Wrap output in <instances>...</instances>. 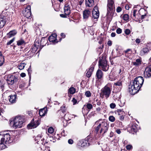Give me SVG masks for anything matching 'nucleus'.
Returning a JSON list of instances; mask_svg holds the SVG:
<instances>
[{"label":"nucleus","instance_id":"50","mask_svg":"<svg viewBox=\"0 0 151 151\" xmlns=\"http://www.w3.org/2000/svg\"><path fill=\"white\" fill-rule=\"evenodd\" d=\"M122 32V29L120 28H118L116 30V32L118 34H120Z\"/></svg>","mask_w":151,"mask_h":151},{"label":"nucleus","instance_id":"12","mask_svg":"<svg viewBox=\"0 0 151 151\" xmlns=\"http://www.w3.org/2000/svg\"><path fill=\"white\" fill-rule=\"evenodd\" d=\"M88 138L86 139H83L80 140L78 142V145L79 146L81 147H83L84 146H89L90 144L88 141Z\"/></svg>","mask_w":151,"mask_h":151},{"label":"nucleus","instance_id":"32","mask_svg":"<svg viewBox=\"0 0 151 151\" xmlns=\"http://www.w3.org/2000/svg\"><path fill=\"white\" fill-rule=\"evenodd\" d=\"M25 65L26 64L24 63H20L19 64L18 67L19 69L22 70L24 68Z\"/></svg>","mask_w":151,"mask_h":151},{"label":"nucleus","instance_id":"43","mask_svg":"<svg viewBox=\"0 0 151 151\" xmlns=\"http://www.w3.org/2000/svg\"><path fill=\"white\" fill-rule=\"evenodd\" d=\"M14 39L15 38H14L9 41L6 44L7 45H9L11 44L14 41Z\"/></svg>","mask_w":151,"mask_h":151},{"label":"nucleus","instance_id":"42","mask_svg":"<svg viewBox=\"0 0 151 151\" xmlns=\"http://www.w3.org/2000/svg\"><path fill=\"white\" fill-rule=\"evenodd\" d=\"M85 95L86 96L89 97L91 96V93L90 91H87L86 92Z\"/></svg>","mask_w":151,"mask_h":151},{"label":"nucleus","instance_id":"22","mask_svg":"<svg viewBox=\"0 0 151 151\" xmlns=\"http://www.w3.org/2000/svg\"><path fill=\"white\" fill-rule=\"evenodd\" d=\"M57 35L56 34H54L50 36L49 38V40L50 42H54L56 40Z\"/></svg>","mask_w":151,"mask_h":151},{"label":"nucleus","instance_id":"55","mask_svg":"<svg viewBox=\"0 0 151 151\" xmlns=\"http://www.w3.org/2000/svg\"><path fill=\"white\" fill-rule=\"evenodd\" d=\"M116 132L118 134H120L121 133V131L120 129H116Z\"/></svg>","mask_w":151,"mask_h":151},{"label":"nucleus","instance_id":"39","mask_svg":"<svg viewBox=\"0 0 151 151\" xmlns=\"http://www.w3.org/2000/svg\"><path fill=\"white\" fill-rule=\"evenodd\" d=\"M124 52L126 54L129 52H130V53H132V50L130 49H127L126 50H124ZM125 56L127 57L126 55Z\"/></svg>","mask_w":151,"mask_h":151},{"label":"nucleus","instance_id":"6","mask_svg":"<svg viewBox=\"0 0 151 151\" xmlns=\"http://www.w3.org/2000/svg\"><path fill=\"white\" fill-rule=\"evenodd\" d=\"M0 141L1 143L5 142L6 144H8L12 142L10 136L8 133L3 134L2 135L0 134Z\"/></svg>","mask_w":151,"mask_h":151},{"label":"nucleus","instance_id":"52","mask_svg":"<svg viewBox=\"0 0 151 151\" xmlns=\"http://www.w3.org/2000/svg\"><path fill=\"white\" fill-rule=\"evenodd\" d=\"M72 101L73 103V104H75L77 102V101L74 98H73Z\"/></svg>","mask_w":151,"mask_h":151},{"label":"nucleus","instance_id":"59","mask_svg":"<svg viewBox=\"0 0 151 151\" xmlns=\"http://www.w3.org/2000/svg\"><path fill=\"white\" fill-rule=\"evenodd\" d=\"M112 43L111 41H109L107 42V45L109 46H110L111 45Z\"/></svg>","mask_w":151,"mask_h":151},{"label":"nucleus","instance_id":"8","mask_svg":"<svg viewBox=\"0 0 151 151\" xmlns=\"http://www.w3.org/2000/svg\"><path fill=\"white\" fill-rule=\"evenodd\" d=\"M111 89L106 85L101 90V95L104 96L106 98H108L111 93Z\"/></svg>","mask_w":151,"mask_h":151},{"label":"nucleus","instance_id":"36","mask_svg":"<svg viewBox=\"0 0 151 151\" xmlns=\"http://www.w3.org/2000/svg\"><path fill=\"white\" fill-rule=\"evenodd\" d=\"M38 48L34 45L30 51L33 53L35 52Z\"/></svg>","mask_w":151,"mask_h":151},{"label":"nucleus","instance_id":"16","mask_svg":"<svg viewBox=\"0 0 151 151\" xmlns=\"http://www.w3.org/2000/svg\"><path fill=\"white\" fill-rule=\"evenodd\" d=\"M64 12L66 15H69L70 13V5L68 3L65 4L64 7Z\"/></svg>","mask_w":151,"mask_h":151},{"label":"nucleus","instance_id":"56","mask_svg":"<svg viewBox=\"0 0 151 151\" xmlns=\"http://www.w3.org/2000/svg\"><path fill=\"white\" fill-rule=\"evenodd\" d=\"M135 42L136 43L139 44L140 42V40L139 39L137 38Z\"/></svg>","mask_w":151,"mask_h":151},{"label":"nucleus","instance_id":"33","mask_svg":"<svg viewBox=\"0 0 151 151\" xmlns=\"http://www.w3.org/2000/svg\"><path fill=\"white\" fill-rule=\"evenodd\" d=\"M76 91V89L74 87H71L68 90V93L71 94H73Z\"/></svg>","mask_w":151,"mask_h":151},{"label":"nucleus","instance_id":"21","mask_svg":"<svg viewBox=\"0 0 151 151\" xmlns=\"http://www.w3.org/2000/svg\"><path fill=\"white\" fill-rule=\"evenodd\" d=\"M138 128V126L136 123L133 124L131 126V129L132 132H136Z\"/></svg>","mask_w":151,"mask_h":151},{"label":"nucleus","instance_id":"27","mask_svg":"<svg viewBox=\"0 0 151 151\" xmlns=\"http://www.w3.org/2000/svg\"><path fill=\"white\" fill-rule=\"evenodd\" d=\"M86 1V5L88 7H91L93 5L94 1L93 0H87Z\"/></svg>","mask_w":151,"mask_h":151},{"label":"nucleus","instance_id":"10","mask_svg":"<svg viewBox=\"0 0 151 151\" xmlns=\"http://www.w3.org/2000/svg\"><path fill=\"white\" fill-rule=\"evenodd\" d=\"M6 80L8 84L12 85L17 81V79L15 76L9 75L8 76Z\"/></svg>","mask_w":151,"mask_h":151},{"label":"nucleus","instance_id":"54","mask_svg":"<svg viewBox=\"0 0 151 151\" xmlns=\"http://www.w3.org/2000/svg\"><path fill=\"white\" fill-rule=\"evenodd\" d=\"M73 141L72 139H69L68 140V142L69 144H72L73 143Z\"/></svg>","mask_w":151,"mask_h":151},{"label":"nucleus","instance_id":"24","mask_svg":"<svg viewBox=\"0 0 151 151\" xmlns=\"http://www.w3.org/2000/svg\"><path fill=\"white\" fill-rule=\"evenodd\" d=\"M16 95H11L10 96L9 101L12 103H15L16 101Z\"/></svg>","mask_w":151,"mask_h":151},{"label":"nucleus","instance_id":"18","mask_svg":"<svg viewBox=\"0 0 151 151\" xmlns=\"http://www.w3.org/2000/svg\"><path fill=\"white\" fill-rule=\"evenodd\" d=\"M5 17L3 15L0 16V28L3 27L5 24Z\"/></svg>","mask_w":151,"mask_h":151},{"label":"nucleus","instance_id":"20","mask_svg":"<svg viewBox=\"0 0 151 151\" xmlns=\"http://www.w3.org/2000/svg\"><path fill=\"white\" fill-rule=\"evenodd\" d=\"M47 109L45 108L41 109L39 111L40 115V116H44L47 113Z\"/></svg>","mask_w":151,"mask_h":151},{"label":"nucleus","instance_id":"7","mask_svg":"<svg viewBox=\"0 0 151 151\" xmlns=\"http://www.w3.org/2000/svg\"><path fill=\"white\" fill-rule=\"evenodd\" d=\"M121 72V69H117L115 70L113 69L109 75V79L111 81L115 80L117 78L119 74H120Z\"/></svg>","mask_w":151,"mask_h":151},{"label":"nucleus","instance_id":"41","mask_svg":"<svg viewBox=\"0 0 151 151\" xmlns=\"http://www.w3.org/2000/svg\"><path fill=\"white\" fill-rule=\"evenodd\" d=\"M54 132V129L52 127H50L48 129V133L52 134Z\"/></svg>","mask_w":151,"mask_h":151},{"label":"nucleus","instance_id":"14","mask_svg":"<svg viewBox=\"0 0 151 151\" xmlns=\"http://www.w3.org/2000/svg\"><path fill=\"white\" fill-rule=\"evenodd\" d=\"M92 15L94 19H97L99 16V12L97 6H95L92 11Z\"/></svg>","mask_w":151,"mask_h":151},{"label":"nucleus","instance_id":"26","mask_svg":"<svg viewBox=\"0 0 151 151\" xmlns=\"http://www.w3.org/2000/svg\"><path fill=\"white\" fill-rule=\"evenodd\" d=\"M149 50L148 48L145 47L143 48L140 52V55H143L146 53H147Z\"/></svg>","mask_w":151,"mask_h":151},{"label":"nucleus","instance_id":"34","mask_svg":"<svg viewBox=\"0 0 151 151\" xmlns=\"http://www.w3.org/2000/svg\"><path fill=\"white\" fill-rule=\"evenodd\" d=\"M41 45V43L40 41L38 40H36L34 42V45L36 47L38 48L39 47H40V46Z\"/></svg>","mask_w":151,"mask_h":151},{"label":"nucleus","instance_id":"49","mask_svg":"<svg viewBox=\"0 0 151 151\" xmlns=\"http://www.w3.org/2000/svg\"><path fill=\"white\" fill-rule=\"evenodd\" d=\"M130 32V30L128 29H126L125 30V33L127 35H129Z\"/></svg>","mask_w":151,"mask_h":151},{"label":"nucleus","instance_id":"29","mask_svg":"<svg viewBox=\"0 0 151 151\" xmlns=\"http://www.w3.org/2000/svg\"><path fill=\"white\" fill-rule=\"evenodd\" d=\"M122 17L123 19L127 22L129 21V16L128 14H125L123 15H121V16Z\"/></svg>","mask_w":151,"mask_h":151},{"label":"nucleus","instance_id":"62","mask_svg":"<svg viewBox=\"0 0 151 151\" xmlns=\"http://www.w3.org/2000/svg\"><path fill=\"white\" fill-rule=\"evenodd\" d=\"M60 35L63 38H64L65 37V35L63 33H61L60 34Z\"/></svg>","mask_w":151,"mask_h":151},{"label":"nucleus","instance_id":"5","mask_svg":"<svg viewBox=\"0 0 151 151\" xmlns=\"http://www.w3.org/2000/svg\"><path fill=\"white\" fill-rule=\"evenodd\" d=\"M99 68L104 71H106L109 69V65L107 62L104 58L102 57L99 61Z\"/></svg>","mask_w":151,"mask_h":151},{"label":"nucleus","instance_id":"63","mask_svg":"<svg viewBox=\"0 0 151 151\" xmlns=\"http://www.w3.org/2000/svg\"><path fill=\"white\" fill-rule=\"evenodd\" d=\"M124 102H123V103H121V104L119 103V105L120 107H121L123 106L124 105Z\"/></svg>","mask_w":151,"mask_h":151},{"label":"nucleus","instance_id":"47","mask_svg":"<svg viewBox=\"0 0 151 151\" xmlns=\"http://www.w3.org/2000/svg\"><path fill=\"white\" fill-rule=\"evenodd\" d=\"M91 74L92 73L90 72V71H88L86 73V76L87 77L89 78L91 77Z\"/></svg>","mask_w":151,"mask_h":151},{"label":"nucleus","instance_id":"3","mask_svg":"<svg viewBox=\"0 0 151 151\" xmlns=\"http://www.w3.org/2000/svg\"><path fill=\"white\" fill-rule=\"evenodd\" d=\"M98 122L99 125L97 127H96L95 130V132L97 133L101 129L100 132V133L104 132V134L106 133L109 127V125L105 121H103L102 122L101 121L99 120L98 122L97 121L96 123Z\"/></svg>","mask_w":151,"mask_h":151},{"label":"nucleus","instance_id":"45","mask_svg":"<svg viewBox=\"0 0 151 151\" xmlns=\"http://www.w3.org/2000/svg\"><path fill=\"white\" fill-rule=\"evenodd\" d=\"M132 146L130 145H129L126 146V148L127 150H130L132 149Z\"/></svg>","mask_w":151,"mask_h":151},{"label":"nucleus","instance_id":"53","mask_svg":"<svg viewBox=\"0 0 151 151\" xmlns=\"http://www.w3.org/2000/svg\"><path fill=\"white\" fill-rule=\"evenodd\" d=\"M122 11V8L120 7H118L116 9V11L118 12H119Z\"/></svg>","mask_w":151,"mask_h":151},{"label":"nucleus","instance_id":"57","mask_svg":"<svg viewBox=\"0 0 151 151\" xmlns=\"http://www.w3.org/2000/svg\"><path fill=\"white\" fill-rule=\"evenodd\" d=\"M137 10H136V9H134L133 11V16L134 17H135V16H136V13L137 12Z\"/></svg>","mask_w":151,"mask_h":151},{"label":"nucleus","instance_id":"17","mask_svg":"<svg viewBox=\"0 0 151 151\" xmlns=\"http://www.w3.org/2000/svg\"><path fill=\"white\" fill-rule=\"evenodd\" d=\"M91 11L88 9L84 10L83 12V18L84 19H87L91 15Z\"/></svg>","mask_w":151,"mask_h":151},{"label":"nucleus","instance_id":"1","mask_svg":"<svg viewBox=\"0 0 151 151\" xmlns=\"http://www.w3.org/2000/svg\"><path fill=\"white\" fill-rule=\"evenodd\" d=\"M144 81L143 78L142 76L135 78L133 84L129 86L128 91L130 94L134 95L137 93L141 87Z\"/></svg>","mask_w":151,"mask_h":151},{"label":"nucleus","instance_id":"38","mask_svg":"<svg viewBox=\"0 0 151 151\" xmlns=\"http://www.w3.org/2000/svg\"><path fill=\"white\" fill-rule=\"evenodd\" d=\"M86 107L89 110H90L93 108L92 105L90 103H88L86 105Z\"/></svg>","mask_w":151,"mask_h":151},{"label":"nucleus","instance_id":"58","mask_svg":"<svg viewBox=\"0 0 151 151\" xmlns=\"http://www.w3.org/2000/svg\"><path fill=\"white\" fill-rule=\"evenodd\" d=\"M20 75L22 77H24L25 76L26 74L24 73H21Z\"/></svg>","mask_w":151,"mask_h":151},{"label":"nucleus","instance_id":"37","mask_svg":"<svg viewBox=\"0 0 151 151\" xmlns=\"http://www.w3.org/2000/svg\"><path fill=\"white\" fill-rule=\"evenodd\" d=\"M109 119V121L112 122H114L115 119V117L113 116H110Z\"/></svg>","mask_w":151,"mask_h":151},{"label":"nucleus","instance_id":"30","mask_svg":"<svg viewBox=\"0 0 151 151\" xmlns=\"http://www.w3.org/2000/svg\"><path fill=\"white\" fill-rule=\"evenodd\" d=\"M141 61L140 59H137L135 61L133 62V64L135 66H138L141 64Z\"/></svg>","mask_w":151,"mask_h":151},{"label":"nucleus","instance_id":"44","mask_svg":"<svg viewBox=\"0 0 151 151\" xmlns=\"http://www.w3.org/2000/svg\"><path fill=\"white\" fill-rule=\"evenodd\" d=\"M117 112H119L122 114H124V112L123 111V109H118L116 111V114H117Z\"/></svg>","mask_w":151,"mask_h":151},{"label":"nucleus","instance_id":"35","mask_svg":"<svg viewBox=\"0 0 151 151\" xmlns=\"http://www.w3.org/2000/svg\"><path fill=\"white\" fill-rule=\"evenodd\" d=\"M36 140H37V143L38 142H40V140L41 141H42V140L44 139L43 138H42L41 137L40 135H38L35 139Z\"/></svg>","mask_w":151,"mask_h":151},{"label":"nucleus","instance_id":"19","mask_svg":"<svg viewBox=\"0 0 151 151\" xmlns=\"http://www.w3.org/2000/svg\"><path fill=\"white\" fill-rule=\"evenodd\" d=\"M103 74L102 71L100 69H98L96 72V76L98 79L102 78L103 76Z\"/></svg>","mask_w":151,"mask_h":151},{"label":"nucleus","instance_id":"28","mask_svg":"<svg viewBox=\"0 0 151 151\" xmlns=\"http://www.w3.org/2000/svg\"><path fill=\"white\" fill-rule=\"evenodd\" d=\"M4 62V57L2 55L0 51V66H2Z\"/></svg>","mask_w":151,"mask_h":151},{"label":"nucleus","instance_id":"46","mask_svg":"<svg viewBox=\"0 0 151 151\" xmlns=\"http://www.w3.org/2000/svg\"><path fill=\"white\" fill-rule=\"evenodd\" d=\"M110 107L111 109H114L116 107V104L114 103H111L110 105Z\"/></svg>","mask_w":151,"mask_h":151},{"label":"nucleus","instance_id":"61","mask_svg":"<svg viewBox=\"0 0 151 151\" xmlns=\"http://www.w3.org/2000/svg\"><path fill=\"white\" fill-rule=\"evenodd\" d=\"M116 35V34L114 32H112L111 34V37H114Z\"/></svg>","mask_w":151,"mask_h":151},{"label":"nucleus","instance_id":"2","mask_svg":"<svg viewBox=\"0 0 151 151\" xmlns=\"http://www.w3.org/2000/svg\"><path fill=\"white\" fill-rule=\"evenodd\" d=\"M24 122V118L20 116L15 117L13 121L10 122V124L15 129L21 128Z\"/></svg>","mask_w":151,"mask_h":151},{"label":"nucleus","instance_id":"23","mask_svg":"<svg viewBox=\"0 0 151 151\" xmlns=\"http://www.w3.org/2000/svg\"><path fill=\"white\" fill-rule=\"evenodd\" d=\"M17 31L15 30H13L10 31L7 34L8 37L10 38L15 35L17 33Z\"/></svg>","mask_w":151,"mask_h":151},{"label":"nucleus","instance_id":"13","mask_svg":"<svg viewBox=\"0 0 151 151\" xmlns=\"http://www.w3.org/2000/svg\"><path fill=\"white\" fill-rule=\"evenodd\" d=\"M144 76L146 78L151 77V65L146 67L145 68L144 72Z\"/></svg>","mask_w":151,"mask_h":151},{"label":"nucleus","instance_id":"64","mask_svg":"<svg viewBox=\"0 0 151 151\" xmlns=\"http://www.w3.org/2000/svg\"><path fill=\"white\" fill-rule=\"evenodd\" d=\"M125 8L127 10H129V7L128 5H126L125 6Z\"/></svg>","mask_w":151,"mask_h":151},{"label":"nucleus","instance_id":"15","mask_svg":"<svg viewBox=\"0 0 151 151\" xmlns=\"http://www.w3.org/2000/svg\"><path fill=\"white\" fill-rule=\"evenodd\" d=\"M122 82L121 80H119L114 84V87L118 89V91H120L122 87Z\"/></svg>","mask_w":151,"mask_h":151},{"label":"nucleus","instance_id":"9","mask_svg":"<svg viewBox=\"0 0 151 151\" xmlns=\"http://www.w3.org/2000/svg\"><path fill=\"white\" fill-rule=\"evenodd\" d=\"M40 123V121L39 120L34 121V119H32L31 122L27 125V128L29 129H32L36 127Z\"/></svg>","mask_w":151,"mask_h":151},{"label":"nucleus","instance_id":"51","mask_svg":"<svg viewBox=\"0 0 151 151\" xmlns=\"http://www.w3.org/2000/svg\"><path fill=\"white\" fill-rule=\"evenodd\" d=\"M61 109L63 113H64L66 109L65 108V106H63L61 107Z\"/></svg>","mask_w":151,"mask_h":151},{"label":"nucleus","instance_id":"25","mask_svg":"<svg viewBox=\"0 0 151 151\" xmlns=\"http://www.w3.org/2000/svg\"><path fill=\"white\" fill-rule=\"evenodd\" d=\"M26 43L25 41L22 38L20 39L17 42V45L18 46L24 45Z\"/></svg>","mask_w":151,"mask_h":151},{"label":"nucleus","instance_id":"31","mask_svg":"<svg viewBox=\"0 0 151 151\" xmlns=\"http://www.w3.org/2000/svg\"><path fill=\"white\" fill-rule=\"evenodd\" d=\"M70 115L68 113L65 114L64 117L65 119V122H67V121L71 119Z\"/></svg>","mask_w":151,"mask_h":151},{"label":"nucleus","instance_id":"48","mask_svg":"<svg viewBox=\"0 0 151 151\" xmlns=\"http://www.w3.org/2000/svg\"><path fill=\"white\" fill-rule=\"evenodd\" d=\"M94 69V66L93 65H92L91 66L90 68L88 70L89 71H90L91 73H92Z\"/></svg>","mask_w":151,"mask_h":151},{"label":"nucleus","instance_id":"60","mask_svg":"<svg viewBox=\"0 0 151 151\" xmlns=\"http://www.w3.org/2000/svg\"><path fill=\"white\" fill-rule=\"evenodd\" d=\"M30 68H31V66H30L29 68L28 69V73L29 76H30V73L29 72V71L30 70ZM30 77H29V78Z\"/></svg>","mask_w":151,"mask_h":151},{"label":"nucleus","instance_id":"11","mask_svg":"<svg viewBox=\"0 0 151 151\" xmlns=\"http://www.w3.org/2000/svg\"><path fill=\"white\" fill-rule=\"evenodd\" d=\"M23 13L24 16L27 18H30L31 15V6L29 5L27 6L23 11Z\"/></svg>","mask_w":151,"mask_h":151},{"label":"nucleus","instance_id":"4","mask_svg":"<svg viewBox=\"0 0 151 151\" xmlns=\"http://www.w3.org/2000/svg\"><path fill=\"white\" fill-rule=\"evenodd\" d=\"M115 8L114 2L113 0H108L107 4V12L106 16L108 18L112 17Z\"/></svg>","mask_w":151,"mask_h":151},{"label":"nucleus","instance_id":"40","mask_svg":"<svg viewBox=\"0 0 151 151\" xmlns=\"http://www.w3.org/2000/svg\"><path fill=\"white\" fill-rule=\"evenodd\" d=\"M4 144V143H1V141H0V150H2L6 147V146L3 145Z\"/></svg>","mask_w":151,"mask_h":151}]
</instances>
